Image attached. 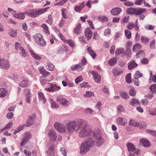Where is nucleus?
<instances>
[{
	"label": "nucleus",
	"instance_id": "nucleus-1",
	"mask_svg": "<svg viewBox=\"0 0 156 156\" xmlns=\"http://www.w3.org/2000/svg\"><path fill=\"white\" fill-rule=\"evenodd\" d=\"M84 121L82 119L78 121L77 125L78 128L76 130L78 129L80 131L79 133V136L81 137H84L89 135L91 133L92 131L88 127Z\"/></svg>",
	"mask_w": 156,
	"mask_h": 156
},
{
	"label": "nucleus",
	"instance_id": "nucleus-2",
	"mask_svg": "<svg viewBox=\"0 0 156 156\" xmlns=\"http://www.w3.org/2000/svg\"><path fill=\"white\" fill-rule=\"evenodd\" d=\"M95 145V141L92 138L89 137L86 138L81 144L80 147L81 154H86L90 148Z\"/></svg>",
	"mask_w": 156,
	"mask_h": 156
},
{
	"label": "nucleus",
	"instance_id": "nucleus-3",
	"mask_svg": "<svg viewBox=\"0 0 156 156\" xmlns=\"http://www.w3.org/2000/svg\"><path fill=\"white\" fill-rule=\"evenodd\" d=\"M146 10V9L140 8L136 9L133 7H130L127 9L126 12L129 14H134L135 15H138L144 12Z\"/></svg>",
	"mask_w": 156,
	"mask_h": 156
},
{
	"label": "nucleus",
	"instance_id": "nucleus-4",
	"mask_svg": "<svg viewBox=\"0 0 156 156\" xmlns=\"http://www.w3.org/2000/svg\"><path fill=\"white\" fill-rule=\"evenodd\" d=\"M92 135L95 140V145L100 146L103 144L104 142V139L102 137L99 136V134L97 132H93Z\"/></svg>",
	"mask_w": 156,
	"mask_h": 156
},
{
	"label": "nucleus",
	"instance_id": "nucleus-5",
	"mask_svg": "<svg viewBox=\"0 0 156 156\" xmlns=\"http://www.w3.org/2000/svg\"><path fill=\"white\" fill-rule=\"evenodd\" d=\"M36 43L40 45L43 46L45 45V42L42 38L41 34H37L34 36Z\"/></svg>",
	"mask_w": 156,
	"mask_h": 156
},
{
	"label": "nucleus",
	"instance_id": "nucleus-6",
	"mask_svg": "<svg viewBox=\"0 0 156 156\" xmlns=\"http://www.w3.org/2000/svg\"><path fill=\"white\" fill-rule=\"evenodd\" d=\"M127 147L128 148V151L129 153H134L135 154L139 155L140 154V151L138 149H135L134 145L130 142H129L127 144Z\"/></svg>",
	"mask_w": 156,
	"mask_h": 156
},
{
	"label": "nucleus",
	"instance_id": "nucleus-7",
	"mask_svg": "<svg viewBox=\"0 0 156 156\" xmlns=\"http://www.w3.org/2000/svg\"><path fill=\"white\" fill-rule=\"evenodd\" d=\"M36 116L35 114H31L30 115L25 125V126L27 127H29L33 125L35 121Z\"/></svg>",
	"mask_w": 156,
	"mask_h": 156
},
{
	"label": "nucleus",
	"instance_id": "nucleus-8",
	"mask_svg": "<svg viewBox=\"0 0 156 156\" xmlns=\"http://www.w3.org/2000/svg\"><path fill=\"white\" fill-rule=\"evenodd\" d=\"M54 128L60 133L65 132L66 129L65 126L62 124L58 122H56L54 125Z\"/></svg>",
	"mask_w": 156,
	"mask_h": 156
},
{
	"label": "nucleus",
	"instance_id": "nucleus-9",
	"mask_svg": "<svg viewBox=\"0 0 156 156\" xmlns=\"http://www.w3.org/2000/svg\"><path fill=\"white\" fill-rule=\"evenodd\" d=\"M19 44L20 43L18 42H16L15 44L16 49L17 50H20L21 51L20 52L21 55L22 56V57H25L27 55V53L25 51L23 47L20 46Z\"/></svg>",
	"mask_w": 156,
	"mask_h": 156
},
{
	"label": "nucleus",
	"instance_id": "nucleus-10",
	"mask_svg": "<svg viewBox=\"0 0 156 156\" xmlns=\"http://www.w3.org/2000/svg\"><path fill=\"white\" fill-rule=\"evenodd\" d=\"M25 15L32 17H37V10L34 9H29L27 11L24 12Z\"/></svg>",
	"mask_w": 156,
	"mask_h": 156
},
{
	"label": "nucleus",
	"instance_id": "nucleus-11",
	"mask_svg": "<svg viewBox=\"0 0 156 156\" xmlns=\"http://www.w3.org/2000/svg\"><path fill=\"white\" fill-rule=\"evenodd\" d=\"M76 126V122L75 121L69 122V133H71L74 131Z\"/></svg>",
	"mask_w": 156,
	"mask_h": 156
},
{
	"label": "nucleus",
	"instance_id": "nucleus-12",
	"mask_svg": "<svg viewBox=\"0 0 156 156\" xmlns=\"http://www.w3.org/2000/svg\"><path fill=\"white\" fill-rule=\"evenodd\" d=\"M85 35L87 40H89L92 37V33L89 27L86 29L84 31Z\"/></svg>",
	"mask_w": 156,
	"mask_h": 156
},
{
	"label": "nucleus",
	"instance_id": "nucleus-13",
	"mask_svg": "<svg viewBox=\"0 0 156 156\" xmlns=\"http://www.w3.org/2000/svg\"><path fill=\"white\" fill-rule=\"evenodd\" d=\"M48 135L50 140L53 141L56 140L57 136L54 130H50L48 133Z\"/></svg>",
	"mask_w": 156,
	"mask_h": 156
},
{
	"label": "nucleus",
	"instance_id": "nucleus-14",
	"mask_svg": "<svg viewBox=\"0 0 156 156\" xmlns=\"http://www.w3.org/2000/svg\"><path fill=\"white\" fill-rule=\"evenodd\" d=\"M92 74L93 76L95 82L98 83L100 81L101 78V76L96 71H92Z\"/></svg>",
	"mask_w": 156,
	"mask_h": 156
},
{
	"label": "nucleus",
	"instance_id": "nucleus-15",
	"mask_svg": "<svg viewBox=\"0 0 156 156\" xmlns=\"http://www.w3.org/2000/svg\"><path fill=\"white\" fill-rule=\"evenodd\" d=\"M122 11V9L120 8H115L112 9L110 11L111 14L113 16H116L119 15Z\"/></svg>",
	"mask_w": 156,
	"mask_h": 156
},
{
	"label": "nucleus",
	"instance_id": "nucleus-16",
	"mask_svg": "<svg viewBox=\"0 0 156 156\" xmlns=\"http://www.w3.org/2000/svg\"><path fill=\"white\" fill-rule=\"evenodd\" d=\"M57 101L63 106H65L67 105V100L63 97H58L57 98Z\"/></svg>",
	"mask_w": 156,
	"mask_h": 156
},
{
	"label": "nucleus",
	"instance_id": "nucleus-17",
	"mask_svg": "<svg viewBox=\"0 0 156 156\" xmlns=\"http://www.w3.org/2000/svg\"><path fill=\"white\" fill-rule=\"evenodd\" d=\"M40 72L42 74L41 77L45 78L50 74V73L46 71L43 66L40 67L39 69Z\"/></svg>",
	"mask_w": 156,
	"mask_h": 156
},
{
	"label": "nucleus",
	"instance_id": "nucleus-18",
	"mask_svg": "<svg viewBox=\"0 0 156 156\" xmlns=\"http://www.w3.org/2000/svg\"><path fill=\"white\" fill-rule=\"evenodd\" d=\"M83 66L81 63H80L78 65H75L71 66V69L72 70H77L78 71H80L83 69Z\"/></svg>",
	"mask_w": 156,
	"mask_h": 156
},
{
	"label": "nucleus",
	"instance_id": "nucleus-19",
	"mask_svg": "<svg viewBox=\"0 0 156 156\" xmlns=\"http://www.w3.org/2000/svg\"><path fill=\"white\" fill-rule=\"evenodd\" d=\"M138 66V64L134 60H132L128 64V67L129 69L131 70L136 67Z\"/></svg>",
	"mask_w": 156,
	"mask_h": 156
},
{
	"label": "nucleus",
	"instance_id": "nucleus-20",
	"mask_svg": "<svg viewBox=\"0 0 156 156\" xmlns=\"http://www.w3.org/2000/svg\"><path fill=\"white\" fill-rule=\"evenodd\" d=\"M54 31L56 33H58V36L62 40L64 41L65 43L68 44V40L65 39L64 37L59 32V30L57 28L55 27Z\"/></svg>",
	"mask_w": 156,
	"mask_h": 156
},
{
	"label": "nucleus",
	"instance_id": "nucleus-21",
	"mask_svg": "<svg viewBox=\"0 0 156 156\" xmlns=\"http://www.w3.org/2000/svg\"><path fill=\"white\" fill-rule=\"evenodd\" d=\"M115 54L116 55H119L122 54V56H124L126 54V53L123 48H120L117 49L115 51Z\"/></svg>",
	"mask_w": 156,
	"mask_h": 156
},
{
	"label": "nucleus",
	"instance_id": "nucleus-22",
	"mask_svg": "<svg viewBox=\"0 0 156 156\" xmlns=\"http://www.w3.org/2000/svg\"><path fill=\"white\" fill-rule=\"evenodd\" d=\"M140 144L145 147H148L150 146L149 141L145 139L140 140Z\"/></svg>",
	"mask_w": 156,
	"mask_h": 156
},
{
	"label": "nucleus",
	"instance_id": "nucleus-23",
	"mask_svg": "<svg viewBox=\"0 0 156 156\" xmlns=\"http://www.w3.org/2000/svg\"><path fill=\"white\" fill-rule=\"evenodd\" d=\"M117 122L118 124L124 126L125 125L126 123L127 122V121L126 119L123 118L119 117L118 118Z\"/></svg>",
	"mask_w": 156,
	"mask_h": 156
},
{
	"label": "nucleus",
	"instance_id": "nucleus-24",
	"mask_svg": "<svg viewBox=\"0 0 156 156\" xmlns=\"http://www.w3.org/2000/svg\"><path fill=\"white\" fill-rule=\"evenodd\" d=\"M30 55L34 58L38 60L41 59V57L35 53L33 50L30 49Z\"/></svg>",
	"mask_w": 156,
	"mask_h": 156
},
{
	"label": "nucleus",
	"instance_id": "nucleus-25",
	"mask_svg": "<svg viewBox=\"0 0 156 156\" xmlns=\"http://www.w3.org/2000/svg\"><path fill=\"white\" fill-rule=\"evenodd\" d=\"M55 146L54 145H51L49 147L48 151H47V153L49 154L51 156H55L54 155V148Z\"/></svg>",
	"mask_w": 156,
	"mask_h": 156
},
{
	"label": "nucleus",
	"instance_id": "nucleus-26",
	"mask_svg": "<svg viewBox=\"0 0 156 156\" xmlns=\"http://www.w3.org/2000/svg\"><path fill=\"white\" fill-rule=\"evenodd\" d=\"M81 32V27L80 23H78V25L75 28L74 30V32L76 34H80Z\"/></svg>",
	"mask_w": 156,
	"mask_h": 156
},
{
	"label": "nucleus",
	"instance_id": "nucleus-27",
	"mask_svg": "<svg viewBox=\"0 0 156 156\" xmlns=\"http://www.w3.org/2000/svg\"><path fill=\"white\" fill-rule=\"evenodd\" d=\"M145 55V53L144 51L142 50H140L137 52L136 57L137 58H138L144 56Z\"/></svg>",
	"mask_w": 156,
	"mask_h": 156
},
{
	"label": "nucleus",
	"instance_id": "nucleus-28",
	"mask_svg": "<svg viewBox=\"0 0 156 156\" xmlns=\"http://www.w3.org/2000/svg\"><path fill=\"white\" fill-rule=\"evenodd\" d=\"M41 27L43 28L44 33L47 34H50L49 31V28L48 26L45 24H43L41 25Z\"/></svg>",
	"mask_w": 156,
	"mask_h": 156
},
{
	"label": "nucleus",
	"instance_id": "nucleus-29",
	"mask_svg": "<svg viewBox=\"0 0 156 156\" xmlns=\"http://www.w3.org/2000/svg\"><path fill=\"white\" fill-rule=\"evenodd\" d=\"M131 45V43L130 42H127L126 44V50L127 51L126 52V55H127V56H128L129 54H130V51L131 50H130V46Z\"/></svg>",
	"mask_w": 156,
	"mask_h": 156
},
{
	"label": "nucleus",
	"instance_id": "nucleus-30",
	"mask_svg": "<svg viewBox=\"0 0 156 156\" xmlns=\"http://www.w3.org/2000/svg\"><path fill=\"white\" fill-rule=\"evenodd\" d=\"M140 102L138 100L133 98L131 101H130V105L133 106H134L135 105H137L138 104H139Z\"/></svg>",
	"mask_w": 156,
	"mask_h": 156
},
{
	"label": "nucleus",
	"instance_id": "nucleus-31",
	"mask_svg": "<svg viewBox=\"0 0 156 156\" xmlns=\"http://www.w3.org/2000/svg\"><path fill=\"white\" fill-rule=\"evenodd\" d=\"M49 8V7H47L39 9L37 12V16H39L43 13L44 12H46Z\"/></svg>",
	"mask_w": 156,
	"mask_h": 156
},
{
	"label": "nucleus",
	"instance_id": "nucleus-32",
	"mask_svg": "<svg viewBox=\"0 0 156 156\" xmlns=\"http://www.w3.org/2000/svg\"><path fill=\"white\" fill-rule=\"evenodd\" d=\"M38 95L39 100L42 101L44 104L46 102V100L44 96V94L41 92H39Z\"/></svg>",
	"mask_w": 156,
	"mask_h": 156
},
{
	"label": "nucleus",
	"instance_id": "nucleus-33",
	"mask_svg": "<svg viewBox=\"0 0 156 156\" xmlns=\"http://www.w3.org/2000/svg\"><path fill=\"white\" fill-rule=\"evenodd\" d=\"M7 91L4 88L0 89V97H5L7 94Z\"/></svg>",
	"mask_w": 156,
	"mask_h": 156
},
{
	"label": "nucleus",
	"instance_id": "nucleus-34",
	"mask_svg": "<svg viewBox=\"0 0 156 156\" xmlns=\"http://www.w3.org/2000/svg\"><path fill=\"white\" fill-rule=\"evenodd\" d=\"M19 86L22 87H28V81L27 80H23L20 83Z\"/></svg>",
	"mask_w": 156,
	"mask_h": 156
},
{
	"label": "nucleus",
	"instance_id": "nucleus-35",
	"mask_svg": "<svg viewBox=\"0 0 156 156\" xmlns=\"http://www.w3.org/2000/svg\"><path fill=\"white\" fill-rule=\"evenodd\" d=\"M13 16L19 19L23 20L25 17V15L23 13H21L16 14Z\"/></svg>",
	"mask_w": 156,
	"mask_h": 156
},
{
	"label": "nucleus",
	"instance_id": "nucleus-36",
	"mask_svg": "<svg viewBox=\"0 0 156 156\" xmlns=\"http://www.w3.org/2000/svg\"><path fill=\"white\" fill-rule=\"evenodd\" d=\"M141 48V45L139 44L136 43L133 46V50L134 51H136L138 49H140Z\"/></svg>",
	"mask_w": 156,
	"mask_h": 156
},
{
	"label": "nucleus",
	"instance_id": "nucleus-37",
	"mask_svg": "<svg viewBox=\"0 0 156 156\" xmlns=\"http://www.w3.org/2000/svg\"><path fill=\"white\" fill-rule=\"evenodd\" d=\"M117 62V59L115 58H113L108 61V62L111 66L114 65Z\"/></svg>",
	"mask_w": 156,
	"mask_h": 156
},
{
	"label": "nucleus",
	"instance_id": "nucleus-38",
	"mask_svg": "<svg viewBox=\"0 0 156 156\" xmlns=\"http://www.w3.org/2000/svg\"><path fill=\"white\" fill-rule=\"evenodd\" d=\"M87 51L90 53V55L93 58H94L96 56V53L94 51L91 50L90 47H89L87 48Z\"/></svg>",
	"mask_w": 156,
	"mask_h": 156
},
{
	"label": "nucleus",
	"instance_id": "nucleus-39",
	"mask_svg": "<svg viewBox=\"0 0 156 156\" xmlns=\"http://www.w3.org/2000/svg\"><path fill=\"white\" fill-rule=\"evenodd\" d=\"M141 40L142 42L143 43H146L149 42V39L148 37L146 36H143L141 37Z\"/></svg>",
	"mask_w": 156,
	"mask_h": 156
},
{
	"label": "nucleus",
	"instance_id": "nucleus-40",
	"mask_svg": "<svg viewBox=\"0 0 156 156\" xmlns=\"http://www.w3.org/2000/svg\"><path fill=\"white\" fill-rule=\"evenodd\" d=\"M126 27L129 30H131L133 27L135 28V25L133 22H130L127 25Z\"/></svg>",
	"mask_w": 156,
	"mask_h": 156
},
{
	"label": "nucleus",
	"instance_id": "nucleus-41",
	"mask_svg": "<svg viewBox=\"0 0 156 156\" xmlns=\"http://www.w3.org/2000/svg\"><path fill=\"white\" fill-rule=\"evenodd\" d=\"M46 66L47 69L50 71L53 70L54 68V66L51 63H47Z\"/></svg>",
	"mask_w": 156,
	"mask_h": 156
},
{
	"label": "nucleus",
	"instance_id": "nucleus-42",
	"mask_svg": "<svg viewBox=\"0 0 156 156\" xmlns=\"http://www.w3.org/2000/svg\"><path fill=\"white\" fill-rule=\"evenodd\" d=\"M146 126V123L143 122H138L137 127L140 128H144Z\"/></svg>",
	"mask_w": 156,
	"mask_h": 156
},
{
	"label": "nucleus",
	"instance_id": "nucleus-43",
	"mask_svg": "<svg viewBox=\"0 0 156 156\" xmlns=\"http://www.w3.org/2000/svg\"><path fill=\"white\" fill-rule=\"evenodd\" d=\"M149 89L152 93H154V94H156V84H154L151 86Z\"/></svg>",
	"mask_w": 156,
	"mask_h": 156
},
{
	"label": "nucleus",
	"instance_id": "nucleus-44",
	"mask_svg": "<svg viewBox=\"0 0 156 156\" xmlns=\"http://www.w3.org/2000/svg\"><path fill=\"white\" fill-rule=\"evenodd\" d=\"M117 111L118 113H120L121 112H123L125 111V109L121 105H119L117 107Z\"/></svg>",
	"mask_w": 156,
	"mask_h": 156
},
{
	"label": "nucleus",
	"instance_id": "nucleus-45",
	"mask_svg": "<svg viewBox=\"0 0 156 156\" xmlns=\"http://www.w3.org/2000/svg\"><path fill=\"white\" fill-rule=\"evenodd\" d=\"M69 45L72 48V51L71 50L70 54L72 53L73 51V49L75 47V43L72 40H69Z\"/></svg>",
	"mask_w": 156,
	"mask_h": 156
},
{
	"label": "nucleus",
	"instance_id": "nucleus-46",
	"mask_svg": "<svg viewBox=\"0 0 156 156\" xmlns=\"http://www.w3.org/2000/svg\"><path fill=\"white\" fill-rule=\"evenodd\" d=\"M93 111L89 108H87L83 111L84 113L86 114H92Z\"/></svg>",
	"mask_w": 156,
	"mask_h": 156
},
{
	"label": "nucleus",
	"instance_id": "nucleus-47",
	"mask_svg": "<svg viewBox=\"0 0 156 156\" xmlns=\"http://www.w3.org/2000/svg\"><path fill=\"white\" fill-rule=\"evenodd\" d=\"M129 125L131 126L135 127L137 126L138 122L135 121L134 120H131L129 122Z\"/></svg>",
	"mask_w": 156,
	"mask_h": 156
},
{
	"label": "nucleus",
	"instance_id": "nucleus-48",
	"mask_svg": "<svg viewBox=\"0 0 156 156\" xmlns=\"http://www.w3.org/2000/svg\"><path fill=\"white\" fill-rule=\"evenodd\" d=\"M9 34L11 36L13 37H15L17 35L16 31L12 30H9Z\"/></svg>",
	"mask_w": 156,
	"mask_h": 156
},
{
	"label": "nucleus",
	"instance_id": "nucleus-49",
	"mask_svg": "<svg viewBox=\"0 0 156 156\" xmlns=\"http://www.w3.org/2000/svg\"><path fill=\"white\" fill-rule=\"evenodd\" d=\"M143 74L142 73H140L139 71H137L134 75V78L138 79L140 77L142 76Z\"/></svg>",
	"mask_w": 156,
	"mask_h": 156
},
{
	"label": "nucleus",
	"instance_id": "nucleus-50",
	"mask_svg": "<svg viewBox=\"0 0 156 156\" xmlns=\"http://www.w3.org/2000/svg\"><path fill=\"white\" fill-rule=\"evenodd\" d=\"M126 81L128 83H130L131 82V75L130 73H129L126 76Z\"/></svg>",
	"mask_w": 156,
	"mask_h": 156
},
{
	"label": "nucleus",
	"instance_id": "nucleus-51",
	"mask_svg": "<svg viewBox=\"0 0 156 156\" xmlns=\"http://www.w3.org/2000/svg\"><path fill=\"white\" fill-rule=\"evenodd\" d=\"M25 126V125H21L19 127H18L17 129L15 130V132L14 133V134H15L16 133L19 132L21 130H22L23 129V127Z\"/></svg>",
	"mask_w": 156,
	"mask_h": 156
},
{
	"label": "nucleus",
	"instance_id": "nucleus-52",
	"mask_svg": "<svg viewBox=\"0 0 156 156\" xmlns=\"http://www.w3.org/2000/svg\"><path fill=\"white\" fill-rule=\"evenodd\" d=\"M121 96L125 99H127L129 98V96L128 95V94L126 92H122L121 93Z\"/></svg>",
	"mask_w": 156,
	"mask_h": 156
},
{
	"label": "nucleus",
	"instance_id": "nucleus-53",
	"mask_svg": "<svg viewBox=\"0 0 156 156\" xmlns=\"http://www.w3.org/2000/svg\"><path fill=\"white\" fill-rule=\"evenodd\" d=\"M13 123L12 122H10L3 129L2 131L4 129H6V130H8L10 129L12 126L13 125Z\"/></svg>",
	"mask_w": 156,
	"mask_h": 156
},
{
	"label": "nucleus",
	"instance_id": "nucleus-54",
	"mask_svg": "<svg viewBox=\"0 0 156 156\" xmlns=\"http://www.w3.org/2000/svg\"><path fill=\"white\" fill-rule=\"evenodd\" d=\"M112 72L114 76H117L122 73V71L119 72L117 69H114L112 70Z\"/></svg>",
	"mask_w": 156,
	"mask_h": 156
},
{
	"label": "nucleus",
	"instance_id": "nucleus-55",
	"mask_svg": "<svg viewBox=\"0 0 156 156\" xmlns=\"http://www.w3.org/2000/svg\"><path fill=\"white\" fill-rule=\"evenodd\" d=\"M53 89V92L57 91L60 89V87L56 85H52Z\"/></svg>",
	"mask_w": 156,
	"mask_h": 156
},
{
	"label": "nucleus",
	"instance_id": "nucleus-56",
	"mask_svg": "<svg viewBox=\"0 0 156 156\" xmlns=\"http://www.w3.org/2000/svg\"><path fill=\"white\" fill-rule=\"evenodd\" d=\"M148 111L151 115L153 116L156 115V108L150 109Z\"/></svg>",
	"mask_w": 156,
	"mask_h": 156
},
{
	"label": "nucleus",
	"instance_id": "nucleus-57",
	"mask_svg": "<svg viewBox=\"0 0 156 156\" xmlns=\"http://www.w3.org/2000/svg\"><path fill=\"white\" fill-rule=\"evenodd\" d=\"M125 33L127 38L128 39H129L131 37V32L126 30L125 31Z\"/></svg>",
	"mask_w": 156,
	"mask_h": 156
},
{
	"label": "nucleus",
	"instance_id": "nucleus-58",
	"mask_svg": "<svg viewBox=\"0 0 156 156\" xmlns=\"http://www.w3.org/2000/svg\"><path fill=\"white\" fill-rule=\"evenodd\" d=\"M129 16H125L123 19H121V22L122 23H126L129 21Z\"/></svg>",
	"mask_w": 156,
	"mask_h": 156
},
{
	"label": "nucleus",
	"instance_id": "nucleus-59",
	"mask_svg": "<svg viewBox=\"0 0 156 156\" xmlns=\"http://www.w3.org/2000/svg\"><path fill=\"white\" fill-rule=\"evenodd\" d=\"M85 97H88L94 96V93L92 91H87L86 94L84 95Z\"/></svg>",
	"mask_w": 156,
	"mask_h": 156
},
{
	"label": "nucleus",
	"instance_id": "nucleus-60",
	"mask_svg": "<svg viewBox=\"0 0 156 156\" xmlns=\"http://www.w3.org/2000/svg\"><path fill=\"white\" fill-rule=\"evenodd\" d=\"M28 139H27L26 137H24L23 140L21 142L20 145L22 147L25 145L28 141Z\"/></svg>",
	"mask_w": 156,
	"mask_h": 156
},
{
	"label": "nucleus",
	"instance_id": "nucleus-61",
	"mask_svg": "<svg viewBox=\"0 0 156 156\" xmlns=\"http://www.w3.org/2000/svg\"><path fill=\"white\" fill-rule=\"evenodd\" d=\"M51 107L52 108H57L59 107V105L56 103V102L52 101H51Z\"/></svg>",
	"mask_w": 156,
	"mask_h": 156
},
{
	"label": "nucleus",
	"instance_id": "nucleus-62",
	"mask_svg": "<svg viewBox=\"0 0 156 156\" xmlns=\"http://www.w3.org/2000/svg\"><path fill=\"white\" fill-rule=\"evenodd\" d=\"M133 82L135 85L137 86H139L140 81L138 80V79L134 78L133 80Z\"/></svg>",
	"mask_w": 156,
	"mask_h": 156
},
{
	"label": "nucleus",
	"instance_id": "nucleus-63",
	"mask_svg": "<svg viewBox=\"0 0 156 156\" xmlns=\"http://www.w3.org/2000/svg\"><path fill=\"white\" fill-rule=\"evenodd\" d=\"M147 132L149 134L153 136H156V132L152 130H147Z\"/></svg>",
	"mask_w": 156,
	"mask_h": 156
},
{
	"label": "nucleus",
	"instance_id": "nucleus-64",
	"mask_svg": "<svg viewBox=\"0 0 156 156\" xmlns=\"http://www.w3.org/2000/svg\"><path fill=\"white\" fill-rule=\"evenodd\" d=\"M136 92L135 90L134 89L132 88L130 89L129 91V95L132 96H134L136 94Z\"/></svg>",
	"mask_w": 156,
	"mask_h": 156
}]
</instances>
